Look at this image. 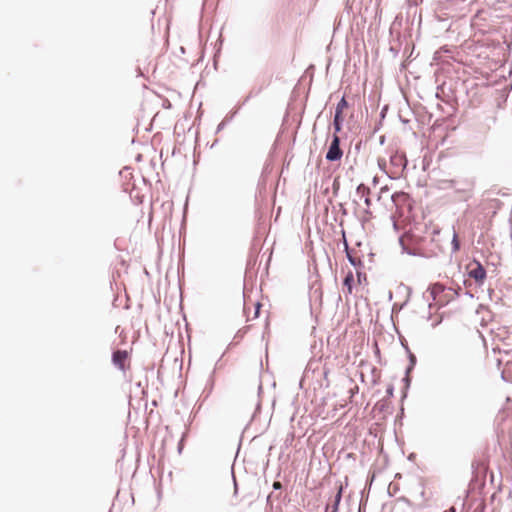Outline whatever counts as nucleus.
<instances>
[{
	"mask_svg": "<svg viewBox=\"0 0 512 512\" xmlns=\"http://www.w3.org/2000/svg\"><path fill=\"white\" fill-rule=\"evenodd\" d=\"M467 273L469 277L473 278L478 283H483L486 278V271L477 260H473L467 265Z\"/></svg>",
	"mask_w": 512,
	"mask_h": 512,
	"instance_id": "obj_1",
	"label": "nucleus"
},
{
	"mask_svg": "<svg viewBox=\"0 0 512 512\" xmlns=\"http://www.w3.org/2000/svg\"><path fill=\"white\" fill-rule=\"evenodd\" d=\"M343 155L342 150L340 149V140L337 135H334L333 140L330 144L328 152L326 154V159L329 161L340 160Z\"/></svg>",
	"mask_w": 512,
	"mask_h": 512,
	"instance_id": "obj_2",
	"label": "nucleus"
},
{
	"mask_svg": "<svg viewBox=\"0 0 512 512\" xmlns=\"http://www.w3.org/2000/svg\"><path fill=\"white\" fill-rule=\"evenodd\" d=\"M112 361L115 366L120 370L124 371L126 367H129V355L125 350H117L113 353Z\"/></svg>",
	"mask_w": 512,
	"mask_h": 512,
	"instance_id": "obj_3",
	"label": "nucleus"
},
{
	"mask_svg": "<svg viewBox=\"0 0 512 512\" xmlns=\"http://www.w3.org/2000/svg\"><path fill=\"white\" fill-rule=\"evenodd\" d=\"M357 194L360 195L362 198H364L365 204L369 207L371 204V199L369 197L370 190L365 185L361 184L357 188Z\"/></svg>",
	"mask_w": 512,
	"mask_h": 512,
	"instance_id": "obj_4",
	"label": "nucleus"
},
{
	"mask_svg": "<svg viewBox=\"0 0 512 512\" xmlns=\"http://www.w3.org/2000/svg\"><path fill=\"white\" fill-rule=\"evenodd\" d=\"M353 281H354V276H353V273L350 271L346 275V277L344 279V282H343V285L346 288L347 294H352V291H353L352 283H353Z\"/></svg>",
	"mask_w": 512,
	"mask_h": 512,
	"instance_id": "obj_5",
	"label": "nucleus"
},
{
	"mask_svg": "<svg viewBox=\"0 0 512 512\" xmlns=\"http://www.w3.org/2000/svg\"><path fill=\"white\" fill-rule=\"evenodd\" d=\"M408 199V195L404 192H397L392 195V201L398 205L400 202H405Z\"/></svg>",
	"mask_w": 512,
	"mask_h": 512,
	"instance_id": "obj_6",
	"label": "nucleus"
},
{
	"mask_svg": "<svg viewBox=\"0 0 512 512\" xmlns=\"http://www.w3.org/2000/svg\"><path fill=\"white\" fill-rule=\"evenodd\" d=\"M348 107V103L347 101L345 100V98L343 97L337 104V107H336V113L337 114H342L343 111Z\"/></svg>",
	"mask_w": 512,
	"mask_h": 512,
	"instance_id": "obj_7",
	"label": "nucleus"
},
{
	"mask_svg": "<svg viewBox=\"0 0 512 512\" xmlns=\"http://www.w3.org/2000/svg\"><path fill=\"white\" fill-rule=\"evenodd\" d=\"M470 338L473 344L476 345L477 347H479L483 342L482 337L478 331L474 332Z\"/></svg>",
	"mask_w": 512,
	"mask_h": 512,
	"instance_id": "obj_8",
	"label": "nucleus"
},
{
	"mask_svg": "<svg viewBox=\"0 0 512 512\" xmlns=\"http://www.w3.org/2000/svg\"><path fill=\"white\" fill-rule=\"evenodd\" d=\"M341 121H342V114H337L335 112V117H334V127H335V131L336 132H339L341 130Z\"/></svg>",
	"mask_w": 512,
	"mask_h": 512,
	"instance_id": "obj_9",
	"label": "nucleus"
},
{
	"mask_svg": "<svg viewBox=\"0 0 512 512\" xmlns=\"http://www.w3.org/2000/svg\"><path fill=\"white\" fill-rule=\"evenodd\" d=\"M341 497H342V486L339 487L338 492H337V494L335 496V502H334V505H333V512H336L338 510V505L340 503Z\"/></svg>",
	"mask_w": 512,
	"mask_h": 512,
	"instance_id": "obj_10",
	"label": "nucleus"
},
{
	"mask_svg": "<svg viewBox=\"0 0 512 512\" xmlns=\"http://www.w3.org/2000/svg\"><path fill=\"white\" fill-rule=\"evenodd\" d=\"M452 244H453V248L455 251L459 250L460 245H459L458 236L456 233H454Z\"/></svg>",
	"mask_w": 512,
	"mask_h": 512,
	"instance_id": "obj_11",
	"label": "nucleus"
},
{
	"mask_svg": "<svg viewBox=\"0 0 512 512\" xmlns=\"http://www.w3.org/2000/svg\"><path fill=\"white\" fill-rule=\"evenodd\" d=\"M273 488H274V489H276V490L281 489V488H282V484H281V482H279V481H275V482L273 483Z\"/></svg>",
	"mask_w": 512,
	"mask_h": 512,
	"instance_id": "obj_12",
	"label": "nucleus"
},
{
	"mask_svg": "<svg viewBox=\"0 0 512 512\" xmlns=\"http://www.w3.org/2000/svg\"><path fill=\"white\" fill-rule=\"evenodd\" d=\"M356 392H358V386H354V388L350 390L351 396H353Z\"/></svg>",
	"mask_w": 512,
	"mask_h": 512,
	"instance_id": "obj_13",
	"label": "nucleus"
},
{
	"mask_svg": "<svg viewBox=\"0 0 512 512\" xmlns=\"http://www.w3.org/2000/svg\"><path fill=\"white\" fill-rule=\"evenodd\" d=\"M260 307H261V305L259 303H257V305H256V313H255L256 315L258 314V311H259Z\"/></svg>",
	"mask_w": 512,
	"mask_h": 512,
	"instance_id": "obj_14",
	"label": "nucleus"
},
{
	"mask_svg": "<svg viewBox=\"0 0 512 512\" xmlns=\"http://www.w3.org/2000/svg\"><path fill=\"white\" fill-rule=\"evenodd\" d=\"M349 259H350V261H351V263H352L353 265H355V264H356V263H355V261H354L351 257H350Z\"/></svg>",
	"mask_w": 512,
	"mask_h": 512,
	"instance_id": "obj_15",
	"label": "nucleus"
}]
</instances>
